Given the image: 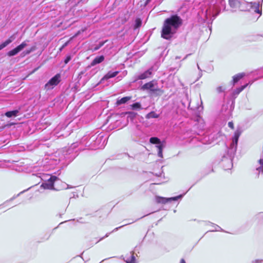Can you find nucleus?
<instances>
[{
  "label": "nucleus",
  "instance_id": "f257e3e1",
  "mask_svg": "<svg viewBox=\"0 0 263 263\" xmlns=\"http://www.w3.org/2000/svg\"><path fill=\"white\" fill-rule=\"evenodd\" d=\"M181 18L177 14L173 15L165 20L161 32V36L166 40H170L172 35L182 25Z\"/></svg>",
  "mask_w": 263,
  "mask_h": 263
},
{
  "label": "nucleus",
  "instance_id": "f03ea898",
  "mask_svg": "<svg viewBox=\"0 0 263 263\" xmlns=\"http://www.w3.org/2000/svg\"><path fill=\"white\" fill-rule=\"evenodd\" d=\"M60 74L58 73L52 78L45 85V89H51L57 86L60 82Z\"/></svg>",
  "mask_w": 263,
  "mask_h": 263
},
{
  "label": "nucleus",
  "instance_id": "7ed1b4c3",
  "mask_svg": "<svg viewBox=\"0 0 263 263\" xmlns=\"http://www.w3.org/2000/svg\"><path fill=\"white\" fill-rule=\"evenodd\" d=\"M27 46V44L23 42L20 45L17 46L16 47L14 48L13 49L9 51L7 53V55L9 57H12L17 54L20 51L23 50L26 46Z\"/></svg>",
  "mask_w": 263,
  "mask_h": 263
},
{
  "label": "nucleus",
  "instance_id": "20e7f679",
  "mask_svg": "<svg viewBox=\"0 0 263 263\" xmlns=\"http://www.w3.org/2000/svg\"><path fill=\"white\" fill-rule=\"evenodd\" d=\"M104 60V57L103 55H100L96 57L90 63V66H94L95 65L101 63Z\"/></svg>",
  "mask_w": 263,
  "mask_h": 263
},
{
  "label": "nucleus",
  "instance_id": "39448f33",
  "mask_svg": "<svg viewBox=\"0 0 263 263\" xmlns=\"http://www.w3.org/2000/svg\"><path fill=\"white\" fill-rule=\"evenodd\" d=\"M41 187L44 190H52L54 189V185L51 182H49V180L48 179L47 182L43 183L41 184Z\"/></svg>",
  "mask_w": 263,
  "mask_h": 263
},
{
  "label": "nucleus",
  "instance_id": "423d86ee",
  "mask_svg": "<svg viewBox=\"0 0 263 263\" xmlns=\"http://www.w3.org/2000/svg\"><path fill=\"white\" fill-rule=\"evenodd\" d=\"M15 37L14 35H11L10 36L7 40H6L4 42L2 43L0 45V50L3 49L4 47H6L8 44L11 43L14 40Z\"/></svg>",
  "mask_w": 263,
  "mask_h": 263
},
{
  "label": "nucleus",
  "instance_id": "0eeeda50",
  "mask_svg": "<svg viewBox=\"0 0 263 263\" xmlns=\"http://www.w3.org/2000/svg\"><path fill=\"white\" fill-rule=\"evenodd\" d=\"M229 4L231 8L235 9L240 7L241 3L238 0H229Z\"/></svg>",
  "mask_w": 263,
  "mask_h": 263
},
{
  "label": "nucleus",
  "instance_id": "6e6552de",
  "mask_svg": "<svg viewBox=\"0 0 263 263\" xmlns=\"http://www.w3.org/2000/svg\"><path fill=\"white\" fill-rule=\"evenodd\" d=\"M132 97L129 96H127L121 98V99L117 100L116 101V104L117 106H119L122 104H125L129 101L131 99Z\"/></svg>",
  "mask_w": 263,
  "mask_h": 263
},
{
  "label": "nucleus",
  "instance_id": "1a4fd4ad",
  "mask_svg": "<svg viewBox=\"0 0 263 263\" xmlns=\"http://www.w3.org/2000/svg\"><path fill=\"white\" fill-rule=\"evenodd\" d=\"M177 198H156V202L158 203L165 204L170 202L172 200H176Z\"/></svg>",
  "mask_w": 263,
  "mask_h": 263
},
{
  "label": "nucleus",
  "instance_id": "9d476101",
  "mask_svg": "<svg viewBox=\"0 0 263 263\" xmlns=\"http://www.w3.org/2000/svg\"><path fill=\"white\" fill-rule=\"evenodd\" d=\"M245 74L244 73H239L235 74L233 77V84L234 85L235 83L238 82L240 79L243 78Z\"/></svg>",
  "mask_w": 263,
  "mask_h": 263
},
{
  "label": "nucleus",
  "instance_id": "9b49d317",
  "mask_svg": "<svg viewBox=\"0 0 263 263\" xmlns=\"http://www.w3.org/2000/svg\"><path fill=\"white\" fill-rule=\"evenodd\" d=\"M152 69H148L145 71L144 73L141 74L138 76V79L140 80L145 79L148 78L152 74Z\"/></svg>",
  "mask_w": 263,
  "mask_h": 263
},
{
  "label": "nucleus",
  "instance_id": "f8f14e48",
  "mask_svg": "<svg viewBox=\"0 0 263 263\" xmlns=\"http://www.w3.org/2000/svg\"><path fill=\"white\" fill-rule=\"evenodd\" d=\"M119 73V71H115V72H108L106 74H105L102 80H108L110 78H114L116 77Z\"/></svg>",
  "mask_w": 263,
  "mask_h": 263
},
{
  "label": "nucleus",
  "instance_id": "ddd939ff",
  "mask_svg": "<svg viewBox=\"0 0 263 263\" xmlns=\"http://www.w3.org/2000/svg\"><path fill=\"white\" fill-rule=\"evenodd\" d=\"M154 86V85L153 83V81H151L144 84L142 86V88L143 89L151 90V91H152Z\"/></svg>",
  "mask_w": 263,
  "mask_h": 263
},
{
  "label": "nucleus",
  "instance_id": "4468645a",
  "mask_svg": "<svg viewBox=\"0 0 263 263\" xmlns=\"http://www.w3.org/2000/svg\"><path fill=\"white\" fill-rule=\"evenodd\" d=\"M19 112L18 110H14L12 111H9L5 113V116L8 118H10L12 116L16 117L17 116L18 113Z\"/></svg>",
  "mask_w": 263,
  "mask_h": 263
},
{
  "label": "nucleus",
  "instance_id": "2eb2a0df",
  "mask_svg": "<svg viewBox=\"0 0 263 263\" xmlns=\"http://www.w3.org/2000/svg\"><path fill=\"white\" fill-rule=\"evenodd\" d=\"M159 117L158 114H157L155 111H153L148 114H147L146 116V118L147 119L150 118H157Z\"/></svg>",
  "mask_w": 263,
  "mask_h": 263
},
{
  "label": "nucleus",
  "instance_id": "dca6fc26",
  "mask_svg": "<svg viewBox=\"0 0 263 263\" xmlns=\"http://www.w3.org/2000/svg\"><path fill=\"white\" fill-rule=\"evenodd\" d=\"M241 134L240 132L236 131L234 133V137L233 139V143H235L236 144H237L238 138Z\"/></svg>",
  "mask_w": 263,
  "mask_h": 263
},
{
  "label": "nucleus",
  "instance_id": "f3484780",
  "mask_svg": "<svg viewBox=\"0 0 263 263\" xmlns=\"http://www.w3.org/2000/svg\"><path fill=\"white\" fill-rule=\"evenodd\" d=\"M124 115H128V118H130V119L133 120L137 116V114L134 112L132 111H128L124 113H123Z\"/></svg>",
  "mask_w": 263,
  "mask_h": 263
},
{
  "label": "nucleus",
  "instance_id": "a211bd4d",
  "mask_svg": "<svg viewBox=\"0 0 263 263\" xmlns=\"http://www.w3.org/2000/svg\"><path fill=\"white\" fill-rule=\"evenodd\" d=\"M125 261L127 263H135V257L133 253H130V258L126 257Z\"/></svg>",
  "mask_w": 263,
  "mask_h": 263
},
{
  "label": "nucleus",
  "instance_id": "6ab92c4d",
  "mask_svg": "<svg viewBox=\"0 0 263 263\" xmlns=\"http://www.w3.org/2000/svg\"><path fill=\"white\" fill-rule=\"evenodd\" d=\"M142 25V21L140 18H137L135 20V24L134 26V29L139 28Z\"/></svg>",
  "mask_w": 263,
  "mask_h": 263
},
{
  "label": "nucleus",
  "instance_id": "aec40b11",
  "mask_svg": "<svg viewBox=\"0 0 263 263\" xmlns=\"http://www.w3.org/2000/svg\"><path fill=\"white\" fill-rule=\"evenodd\" d=\"M149 142L152 144H160V140L157 137H152L149 139Z\"/></svg>",
  "mask_w": 263,
  "mask_h": 263
},
{
  "label": "nucleus",
  "instance_id": "412c9836",
  "mask_svg": "<svg viewBox=\"0 0 263 263\" xmlns=\"http://www.w3.org/2000/svg\"><path fill=\"white\" fill-rule=\"evenodd\" d=\"M132 109H139L141 108V104L139 102H136L130 105Z\"/></svg>",
  "mask_w": 263,
  "mask_h": 263
},
{
  "label": "nucleus",
  "instance_id": "4be33fe9",
  "mask_svg": "<svg viewBox=\"0 0 263 263\" xmlns=\"http://www.w3.org/2000/svg\"><path fill=\"white\" fill-rule=\"evenodd\" d=\"M247 85H248V84H247L243 86H241L239 88H237L236 89V90L235 91V94L238 95L240 92H241L247 86Z\"/></svg>",
  "mask_w": 263,
  "mask_h": 263
},
{
  "label": "nucleus",
  "instance_id": "5701e85b",
  "mask_svg": "<svg viewBox=\"0 0 263 263\" xmlns=\"http://www.w3.org/2000/svg\"><path fill=\"white\" fill-rule=\"evenodd\" d=\"M106 42H107V41H106L105 42H100L98 45H97L94 48V49L92 50V51H96V50H98L99 49H100L102 46H103L104 45V44H105V43Z\"/></svg>",
  "mask_w": 263,
  "mask_h": 263
},
{
  "label": "nucleus",
  "instance_id": "b1692460",
  "mask_svg": "<svg viewBox=\"0 0 263 263\" xmlns=\"http://www.w3.org/2000/svg\"><path fill=\"white\" fill-rule=\"evenodd\" d=\"M59 178L55 176H51L50 178L48 179L49 182H51L54 185V183L55 181L58 180Z\"/></svg>",
  "mask_w": 263,
  "mask_h": 263
},
{
  "label": "nucleus",
  "instance_id": "393cba45",
  "mask_svg": "<svg viewBox=\"0 0 263 263\" xmlns=\"http://www.w3.org/2000/svg\"><path fill=\"white\" fill-rule=\"evenodd\" d=\"M158 148V156L159 157H162V150H163V146L162 145H159L157 146Z\"/></svg>",
  "mask_w": 263,
  "mask_h": 263
},
{
  "label": "nucleus",
  "instance_id": "a878e982",
  "mask_svg": "<svg viewBox=\"0 0 263 263\" xmlns=\"http://www.w3.org/2000/svg\"><path fill=\"white\" fill-rule=\"evenodd\" d=\"M35 49H36V47L35 46H33L29 50H27L26 51V54H28L31 52L33 51Z\"/></svg>",
  "mask_w": 263,
  "mask_h": 263
},
{
  "label": "nucleus",
  "instance_id": "bb28decb",
  "mask_svg": "<svg viewBox=\"0 0 263 263\" xmlns=\"http://www.w3.org/2000/svg\"><path fill=\"white\" fill-rule=\"evenodd\" d=\"M224 90V88L221 86H218L216 88V90L218 93L223 92Z\"/></svg>",
  "mask_w": 263,
  "mask_h": 263
},
{
  "label": "nucleus",
  "instance_id": "cd10ccee",
  "mask_svg": "<svg viewBox=\"0 0 263 263\" xmlns=\"http://www.w3.org/2000/svg\"><path fill=\"white\" fill-rule=\"evenodd\" d=\"M71 59V57L70 55H67L64 61L65 64H67L70 61Z\"/></svg>",
  "mask_w": 263,
  "mask_h": 263
},
{
  "label": "nucleus",
  "instance_id": "c85d7f7f",
  "mask_svg": "<svg viewBox=\"0 0 263 263\" xmlns=\"http://www.w3.org/2000/svg\"><path fill=\"white\" fill-rule=\"evenodd\" d=\"M152 91L153 92H158L161 93H163V91L162 90H161V89H160V88L153 89L152 90Z\"/></svg>",
  "mask_w": 263,
  "mask_h": 263
},
{
  "label": "nucleus",
  "instance_id": "c756f323",
  "mask_svg": "<svg viewBox=\"0 0 263 263\" xmlns=\"http://www.w3.org/2000/svg\"><path fill=\"white\" fill-rule=\"evenodd\" d=\"M228 126L230 128H231L232 129H234V124L233 123V122H229L228 123Z\"/></svg>",
  "mask_w": 263,
  "mask_h": 263
},
{
  "label": "nucleus",
  "instance_id": "7c9ffc66",
  "mask_svg": "<svg viewBox=\"0 0 263 263\" xmlns=\"http://www.w3.org/2000/svg\"><path fill=\"white\" fill-rule=\"evenodd\" d=\"M213 227H214V229L212 230L211 231H218V229H220V227L218 226H214Z\"/></svg>",
  "mask_w": 263,
  "mask_h": 263
},
{
  "label": "nucleus",
  "instance_id": "2f4dec72",
  "mask_svg": "<svg viewBox=\"0 0 263 263\" xmlns=\"http://www.w3.org/2000/svg\"><path fill=\"white\" fill-rule=\"evenodd\" d=\"M259 164L263 166V156H262V158H261L258 161Z\"/></svg>",
  "mask_w": 263,
  "mask_h": 263
},
{
  "label": "nucleus",
  "instance_id": "473e14b6",
  "mask_svg": "<svg viewBox=\"0 0 263 263\" xmlns=\"http://www.w3.org/2000/svg\"><path fill=\"white\" fill-rule=\"evenodd\" d=\"M39 67H37V68H35V69L33 70L32 73H33V72H34L35 71H36V70L39 68Z\"/></svg>",
  "mask_w": 263,
  "mask_h": 263
},
{
  "label": "nucleus",
  "instance_id": "72a5a7b5",
  "mask_svg": "<svg viewBox=\"0 0 263 263\" xmlns=\"http://www.w3.org/2000/svg\"><path fill=\"white\" fill-rule=\"evenodd\" d=\"M180 263H185V262L184 259H182L181 260Z\"/></svg>",
  "mask_w": 263,
  "mask_h": 263
},
{
  "label": "nucleus",
  "instance_id": "f704fd0d",
  "mask_svg": "<svg viewBox=\"0 0 263 263\" xmlns=\"http://www.w3.org/2000/svg\"><path fill=\"white\" fill-rule=\"evenodd\" d=\"M123 227V226H121V227H120V228H121V227ZM119 228H120V227H119ZM118 229H119V228H116L114 230V231H116V230H118Z\"/></svg>",
  "mask_w": 263,
  "mask_h": 263
},
{
  "label": "nucleus",
  "instance_id": "c9c22d12",
  "mask_svg": "<svg viewBox=\"0 0 263 263\" xmlns=\"http://www.w3.org/2000/svg\"><path fill=\"white\" fill-rule=\"evenodd\" d=\"M176 197L179 198V197H182V196H181V195H179V196H176Z\"/></svg>",
  "mask_w": 263,
  "mask_h": 263
},
{
  "label": "nucleus",
  "instance_id": "e433bc0d",
  "mask_svg": "<svg viewBox=\"0 0 263 263\" xmlns=\"http://www.w3.org/2000/svg\"><path fill=\"white\" fill-rule=\"evenodd\" d=\"M13 124H14L13 123H11L10 124V125H13Z\"/></svg>",
  "mask_w": 263,
  "mask_h": 263
}]
</instances>
